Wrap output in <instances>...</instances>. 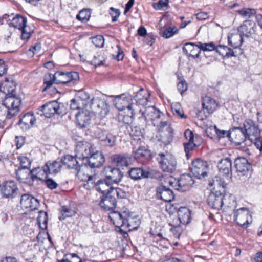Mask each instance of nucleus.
<instances>
[{
    "mask_svg": "<svg viewBox=\"0 0 262 262\" xmlns=\"http://www.w3.org/2000/svg\"><path fill=\"white\" fill-rule=\"evenodd\" d=\"M184 147L186 156L188 158V153L192 150L197 145L194 143V141H188L184 143Z\"/></svg>",
    "mask_w": 262,
    "mask_h": 262,
    "instance_id": "nucleus-58",
    "label": "nucleus"
},
{
    "mask_svg": "<svg viewBox=\"0 0 262 262\" xmlns=\"http://www.w3.org/2000/svg\"><path fill=\"white\" fill-rule=\"evenodd\" d=\"M18 190L16 183L12 181L4 182L0 186V191L6 198L15 197Z\"/></svg>",
    "mask_w": 262,
    "mask_h": 262,
    "instance_id": "nucleus-16",
    "label": "nucleus"
},
{
    "mask_svg": "<svg viewBox=\"0 0 262 262\" xmlns=\"http://www.w3.org/2000/svg\"><path fill=\"white\" fill-rule=\"evenodd\" d=\"M130 178L134 180H139L149 177V173L148 171L144 170L142 168H132L128 172Z\"/></svg>",
    "mask_w": 262,
    "mask_h": 262,
    "instance_id": "nucleus-32",
    "label": "nucleus"
},
{
    "mask_svg": "<svg viewBox=\"0 0 262 262\" xmlns=\"http://www.w3.org/2000/svg\"><path fill=\"white\" fill-rule=\"evenodd\" d=\"M202 106L204 110H206L209 113H212L216 108L217 103L216 101L208 96L203 98Z\"/></svg>",
    "mask_w": 262,
    "mask_h": 262,
    "instance_id": "nucleus-39",
    "label": "nucleus"
},
{
    "mask_svg": "<svg viewBox=\"0 0 262 262\" xmlns=\"http://www.w3.org/2000/svg\"><path fill=\"white\" fill-rule=\"evenodd\" d=\"M89 108L100 117H105L109 112L108 105L106 101L99 97L91 96L83 90L79 91L75 98L71 100L70 108L79 110Z\"/></svg>",
    "mask_w": 262,
    "mask_h": 262,
    "instance_id": "nucleus-1",
    "label": "nucleus"
},
{
    "mask_svg": "<svg viewBox=\"0 0 262 262\" xmlns=\"http://www.w3.org/2000/svg\"><path fill=\"white\" fill-rule=\"evenodd\" d=\"M158 122H159V125L158 124V126H159L160 129H162L165 127H166V128L167 129V132L168 133V135L167 136V139H164V138H162L163 142H164L165 144H168L170 143L173 138L172 136V129L171 127L169 126V124L167 121H163L162 120H159Z\"/></svg>",
    "mask_w": 262,
    "mask_h": 262,
    "instance_id": "nucleus-43",
    "label": "nucleus"
},
{
    "mask_svg": "<svg viewBox=\"0 0 262 262\" xmlns=\"http://www.w3.org/2000/svg\"><path fill=\"white\" fill-rule=\"evenodd\" d=\"M128 131L130 136L135 141H137L138 142V141L141 140L142 138V132L140 127L138 126H130Z\"/></svg>",
    "mask_w": 262,
    "mask_h": 262,
    "instance_id": "nucleus-45",
    "label": "nucleus"
},
{
    "mask_svg": "<svg viewBox=\"0 0 262 262\" xmlns=\"http://www.w3.org/2000/svg\"><path fill=\"white\" fill-rule=\"evenodd\" d=\"M62 165L61 160L60 161H49L45 164L43 168H45V171L47 172L49 174H55L60 171Z\"/></svg>",
    "mask_w": 262,
    "mask_h": 262,
    "instance_id": "nucleus-29",
    "label": "nucleus"
},
{
    "mask_svg": "<svg viewBox=\"0 0 262 262\" xmlns=\"http://www.w3.org/2000/svg\"><path fill=\"white\" fill-rule=\"evenodd\" d=\"M219 171L221 174L228 178L232 176V162L229 158L221 159L217 164Z\"/></svg>",
    "mask_w": 262,
    "mask_h": 262,
    "instance_id": "nucleus-23",
    "label": "nucleus"
},
{
    "mask_svg": "<svg viewBox=\"0 0 262 262\" xmlns=\"http://www.w3.org/2000/svg\"><path fill=\"white\" fill-rule=\"evenodd\" d=\"M58 75H56V72L54 74L47 73L44 76L43 82H55Z\"/></svg>",
    "mask_w": 262,
    "mask_h": 262,
    "instance_id": "nucleus-61",
    "label": "nucleus"
},
{
    "mask_svg": "<svg viewBox=\"0 0 262 262\" xmlns=\"http://www.w3.org/2000/svg\"><path fill=\"white\" fill-rule=\"evenodd\" d=\"M139 226V220L137 216L134 215L132 212L129 211L128 216L127 217L126 222L125 223V229H128L129 231L136 230Z\"/></svg>",
    "mask_w": 262,
    "mask_h": 262,
    "instance_id": "nucleus-38",
    "label": "nucleus"
},
{
    "mask_svg": "<svg viewBox=\"0 0 262 262\" xmlns=\"http://www.w3.org/2000/svg\"><path fill=\"white\" fill-rule=\"evenodd\" d=\"M150 156L149 151L144 147H140L135 151L134 157L138 159L141 158H147Z\"/></svg>",
    "mask_w": 262,
    "mask_h": 262,
    "instance_id": "nucleus-48",
    "label": "nucleus"
},
{
    "mask_svg": "<svg viewBox=\"0 0 262 262\" xmlns=\"http://www.w3.org/2000/svg\"><path fill=\"white\" fill-rule=\"evenodd\" d=\"M16 85L15 83H0V91L5 94V96L17 95Z\"/></svg>",
    "mask_w": 262,
    "mask_h": 262,
    "instance_id": "nucleus-36",
    "label": "nucleus"
},
{
    "mask_svg": "<svg viewBox=\"0 0 262 262\" xmlns=\"http://www.w3.org/2000/svg\"><path fill=\"white\" fill-rule=\"evenodd\" d=\"M214 129L215 131V133L219 138H224L225 137H228L229 139H230V130L229 132L223 130H220L218 129L216 126H214Z\"/></svg>",
    "mask_w": 262,
    "mask_h": 262,
    "instance_id": "nucleus-59",
    "label": "nucleus"
},
{
    "mask_svg": "<svg viewBox=\"0 0 262 262\" xmlns=\"http://www.w3.org/2000/svg\"><path fill=\"white\" fill-rule=\"evenodd\" d=\"M21 104L20 98L17 95L5 96L2 101V105L7 108L6 117L11 119L20 112Z\"/></svg>",
    "mask_w": 262,
    "mask_h": 262,
    "instance_id": "nucleus-4",
    "label": "nucleus"
},
{
    "mask_svg": "<svg viewBox=\"0 0 262 262\" xmlns=\"http://www.w3.org/2000/svg\"><path fill=\"white\" fill-rule=\"evenodd\" d=\"M90 12L86 9L81 10L76 16V18L82 22H87L90 18Z\"/></svg>",
    "mask_w": 262,
    "mask_h": 262,
    "instance_id": "nucleus-51",
    "label": "nucleus"
},
{
    "mask_svg": "<svg viewBox=\"0 0 262 262\" xmlns=\"http://www.w3.org/2000/svg\"><path fill=\"white\" fill-rule=\"evenodd\" d=\"M104 172H105V178L112 185L121 182L123 177L122 172L118 168L106 167L104 168Z\"/></svg>",
    "mask_w": 262,
    "mask_h": 262,
    "instance_id": "nucleus-15",
    "label": "nucleus"
},
{
    "mask_svg": "<svg viewBox=\"0 0 262 262\" xmlns=\"http://www.w3.org/2000/svg\"><path fill=\"white\" fill-rule=\"evenodd\" d=\"M110 14L112 17V21L115 22L117 21L118 18L120 15V11L119 9H115L113 7H111L110 8Z\"/></svg>",
    "mask_w": 262,
    "mask_h": 262,
    "instance_id": "nucleus-60",
    "label": "nucleus"
},
{
    "mask_svg": "<svg viewBox=\"0 0 262 262\" xmlns=\"http://www.w3.org/2000/svg\"><path fill=\"white\" fill-rule=\"evenodd\" d=\"M178 215L180 222L184 225L188 224L191 220L190 210L187 207H181L178 211Z\"/></svg>",
    "mask_w": 262,
    "mask_h": 262,
    "instance_id": "nucleus-37",
    "label": "nucleus"
},
{
    "mask_svg": "<svg viewBox=\"0 0 262 262\" xmlns=\"http://www.w3.org/2000/svg\"><path fill=\"white\" fill-rule=\"evenodd\" d=\"M40 111L47 118H50L54 114L63 116L67 114V110L62 103H59L57 101H53L46 103L41 107Z\"/></svg>",
    "mask_w": 262,
    "mask_h": 262,
    "instance_id": "nucleus-5",
    "label": "nucleus"
},
{
    "mask_svg": "<svg viewBox=\"0 0 262 262\" xmlns=\"http://www.w3.org/2000/svg\"><path fill=\"white\" fill-rule=\"evenodd\" d=\"M194 183V180L189 174H183L178 180L174 179L173 181H169V184L172 188L181 192L189 190Z\"/></svg>",
    "mask_w": 262,
    "mask_h": 262,
    "instance_id": "nucleus-8",
    "label": "nucleus"
},
{
    "mask_svg": "<svg viewBox=\"0 0 262 262\" xmlns=\"http://www.w3.org/2000/svg\"><path fill=\"white\" fill-rule=\"evenodd\" d=\"M168 4V0H160L158 3H154L153 8L156 10H162L167 7Z\"/></svg>",
    "mask_w": 262,
    "mask_h": 262,
    "instance_id": "nucleus-57",
    "label": "nucleus"
},
{
    "mask_svg": "<svg viewBox=\"0 0 262 262\" xmlns=\"http://www.w3.org/2000/svg\"><path fill=\"white\" fill-rule=\"evenodd\" d=\"M112 162L118 167L128 166L132 162V158L128 154H116L111 157Z\"/></svg>",
    "mask_w": 262,
    "mask_h": 262,
    "instance_id": "nucleus-19",
    "label": "nucleus"
},
{
    "mask_svg": "<svg viewBox=\"0 0 262 262\" xmlns=\"http://www.w3.org/2000/svg\"><path fill=\"white\" fill-rule=\"evenodd\" d=\"M229 197H226L221 193L219 194L216 193H210L207 199V202L209 206L213 209L219 210L222 207L224 211H228L230 208L235 207V203L234 199H232V202L228 203Z\"/></svg>",
    "mask_w": 262,
    "mask_h": 262,
    "instance_id": "nucleus-3",
    "label": "nucleus"
},
{
    "mask_svg": "<svg viewBox=\"0 0 262 262\" xmlns=\"http://www.w3.org/2000/svg\"><path fill=\"white\" fill-rule=\"evenodd\" d=\"M177 32V29L175 26L169 27L164 31L162 36L165 38H168L174 35Z\"/></svg>",
    "mask_w": 262,
    "mask_h": 262,
    "instance_id": "nucleus-53",
    "label": "nucleus"
},
{
    "mask_svg": "<svg viewBox=\"0 0 262 262\" xmlns=\"http://www.w3.org/2000/svg\"><path fill=\"white\" fill-rule=\"evenodd\" d=\"M215 50L219 54L222 55L223 58H230L235 56L233 51L226 46L219 45L216 47Z\"/></svg>",
    "mask_w": 262,
    "mask_h": 262,
    "instance_id": "nucleus-41",
    "label": "nucleus"
},
{
    "mask_svg": "<svg viewBox=\"0 0 262 262\" xmlns=\"http://www.w3.org/2000/svg\"><path fill=\"white\" fill-rule=\"evenodd\" d=\"M76 158L71 155H66L61 159L62 165L66 166L69 169H75L77 171H79L80 169V166Z\"/></svg>",
    "mask_w": 262,
    "mask_h": 262,
    "instance_id": "nucleus-33",
    "label": "nucleus"
},
{
    "mask_svg": "<svg viewBox=\"0 0 262 262\" xmlns=\"http://www.w3.org/2000/svg\"><path fill=\"white\" fill-rule=\"evenodd\" d=\"M62 214L59 216V219L61 221L64 220L66 217H71L76 214V212L66 206L62 207Z\"/></svg>",
    "mask_w": 262,
    "mask_h": 262,
    "instance_id": "nucleus-49",
    "label": "nucleus"
},
{
    "mask_svg": "<svg viewBox=\"0 0 262 262\" xmlns=\"http://www.w3.org/2000/svg\"><path fill=\"white\" fill-rule=\"evenodd\" d=\"M238 14L245 18H249L256 14V10L254 9L244 8L236 11Z\"/></svg>",
    "mask_w": 262,
    "mask_h": 262,
    "instance_id": "nucleus-46",
    "label": "nucleus"
},
{
    "mask_svg": "<svg viewBox=\"0 0 262 262\" xmlns=\"http://www.w3.org/2000/svg\"><path fill=\"white\" fill-rule=\"evenodd\" d=\"M92 144L85 141H79L75 147V156L77 158L83 160L88 159L94 152Z\"/></svg>",
    "mask_w": 262,
    "mask_h": 262,
    "instance_id": "nucleus-11",
    "label": "nucleus"
},
{
    "mask_svg": "<svg viewBox=\"0 0 262 262\" xmlns=\"http://www.w3.org/2000/svg\"><path fill=\"white\" fill-rule=\"evenodd\" d=\"M48 217L47 212L40 211L37 217L38 224L40 229L46 230L48 227Z\"/></svg>",
    "mask_w": 262,
    "mask_h": 262,
    "instance_id": "nucleus-44",
    "label": "nucleus"
},
{
    "mask_svg": "<svg viewBox=\"0 0 262 262\" xmlns=\"http://www.w3.org/2000/svg\"><path fill=\"white\" fill-rule=\"evenodd\" d=\"M256 25L254 21L245 20L238 29L239 36L237 35L232 34L228 36V43L234 48H237L241 46L244 37H250L254 35L256 31Z\"/></svg>",
    "mask_w": 262,
    "mask_h": 262,
    "instance_id": "nucleus-2",
    "label": "nucleus"
},
{
    "mask_svg": "<svg viewBox=\"0 0 262 262\" xmlns=\"http://www.w3.org/2000/svg\"><path fill=\"white\" fill-rule=\"evenodd\" d=\"M34 171V173L32 174V181L33 182L35 180H38L40 181H43L46 179L47 176L49 174L48 173L45 171L43 166L41 168L38 167L32 169Z\"/></svg>",
    "mask_w": 262,
    "mask_h": 262,
    "instance_id": "nucleus-42",
    "label": "nucleus"
},
{
    "mask_svg": "<svg viewBox=\"0 0 262 262\" xmlns=\"http://www.w3.org/2000/svg\"><path fill=\"white\" fill-rule=\"evenodd\" d=\"M85 165L88 164L91 168H98L104 162L103 155L98 150L94 151L91 156L85 160Z\"/></svg>",
    "mask_w": 262,
    "mask_h": 262,
    "instance_id": "nucleus-21",
    "label": "nucleus"
},
{
    "mask_svg": "<svg viewBox=\"0 0 262 262\" xmlns=\"http://www.w3.org/2000/svg\"><path fill=\"white\" fill-rule=\"evenodd\" d=\"M77 124L81 128L85 127L90 123L91 116L88 110L78 112L75 114Z\"/></svg>",
    "mask_w": 262,
    "mask_h": 262,
    "instance_id": "nucleus-28",
    "label": "nucleus"
},
{
    "mask_svg": "<svg viewBox=\"0 0 262 262\" xmlns=\"http://www.w3.org/2000/svg\"><path fill=\"white\" fill-rule=\"evenodd\" d=\"M132 101H134V99L132 95L128 94H122L115 97L113 103L119 111L127 110L128 112V115L133 118V116H132Z\"/></svg>",
    "mask_w": 262,
    "mask_h": 262,
    "instance_id": "nucleus-6",
    "label": "nucleus"
},
{
    "mask_svg": "<svg viewBox=\"0 0 262 262\" xmlns=\"http://www.w3.org/2000/svg\"><path fill=\"white\" fill-rule=\"evenodd\" d=\"M249 141L251 143H253L260 152L262 151V136L259 135L250 139Z\"/></svg>",
    "mask_w": 262,
    "mask_h": 262,
    "instance_id": "nucleus-54",
    "label": "nucleus"
},
{
    "mask_svg": "<svg viewBox=\"0 0 262 262\" xmlns=\"http://www.w3.org/2000/svg\"><path fill=\"white\" fill-rule=\"evenodd\" d=\"M95 188L97 191L105 195L111 193L113 187L112 184L104 177L95 183Z\"/></svg>",
    "mask_w": 262,
    "mask_h": 262,
    "instance_id": "nucleus-27",
    "label": "nucleus"
},
{
    "mask_svg": "<svg viewBox=\"0 0 262 262\" xmlns=\"http://www.w3.org/2000/svg\"><path fill=\"white\" fill-rule=\"evenodd\" d=\"M9 21H10L8 23L9 27H13L14 28H17L20 30L26 24H27V19L26 17H24L19 14H17L15 17H13L12 20L9 19Z\"/></svg>",
    "mask_w": 262,
    "mask_h": 262,
    "instance_id": "nucleus-40",
    "label": "nucleus"
},
{
    "mask_svg": "<svg viewBox=\"0 0 262 262\" xmlns=\"http://www.w3.org/2000/svg\"><path fill=\"white\" fill-rule=\"evenodd\" d=\"M20 204L25 208L33 210L38 207L39 202L34 196L28 194H24L21 195Z\"/></svg>",
    "mask_w": 262,
    "mask_h": 262,
    "instance_id": "nucleus-26",
    "label": "nucleus"
},
{
    "mask_svg": "<svg viewBox=\"0 0 262 262\" xmlns=\"http://www.w3.org/2000/svg\"><path fill=\"white\" fill-rule=\"evenodd\" d=\"M177 89L181 95H182L188 89L187 83H178Z\"/></svg>",
    "mask_w": 262,
    "mask_h": 262,
    "instance_id": "nucleus-63",
    "label": "nucleus"
},
{
    "mask_svg": "<svg viewBox=\"0 0 262 262\" xmlns=\"http://www.w3.org/2000/svg\"><path fill=\"white\" fill-rule=\"evenodd\" d=\"M230 208L233 211L234 221L242 228H246L249 224V219L251 217L248 209L245 207L236 210H234L235 207Z\"/></svg>",
    "mask_w": 262,
    "mask_h": 262,
    "instance_id": "nucleus-13",
    "label": "nucleus"
},
{
    "mask_svg": "<svg viewBox=\"0 0 262 262\" xmlns=\"http://www.w3.org/2000/svg\"><path fill=\"white\" fill-rule=\"evenodd\" d=\"M243 128L249 140L260 134L258 125L251 119L245 121Z\"/></svg>",
    "mask_w": 262,
    "mask_h": 262,
    "instance_id": "nucleus-17",
    "label": "nucleus"
},
{
    "mask_svg": "<svg viewBox=\"0 0 262 262\" xmlns=\"http://www.w3.org/2000/svg\"><path fill=\"white\" fill-rule=\"evenodd\" d=\"M157 197L164 202H171L174 198L173 191L170 188L164 185H160L157 188Z\"/></svg>",
    "mask_w": 262,
    "mask_h": 262,
    "instance_id": "nucleus-24",
    "label": "nucleus"
},
{
    "mask_svg": "<svg viewBox=\"0 0 262 262\" xmlns=\"http://www.w3.org/2000/svg\"><path fill=\"white\" fill-rule=\"evenodd\" d=\"M116 198L108 193L101 197L99 205L104 210L113 211L116 206Z\"/></svg>",
    "mask_w": 262,
    "mask_h": 262,
    "instance_id": "nucleus-25",
    "label": "nucleus"
},
{
    "mask_svg": "<svg viewBox=\"0 0 262 262\" xmlns=\"http://www.w3.org/2000/svg\"><path fill=\"white\" fill-rule=\"evenodd\" d=\"M92 42L97 47H102L104 43V39L101 35H97L92 38Z\"/></svg>",
    "mask_w": 262,
    "mask_h": 262,
    "instance_id": "nucleus-56",
    "label": "nucleus"
},
{
    "mask_svg": "<svg viewBox=\"0 0 262 262\" xmlns=\"http://www.w3.org/2000/svg\"><path fill=\"white\" fill-rule=\"evenodd\" d=\"M234 167L238 174L245 176L248 174L251 165L246 158L238 157L234 161Z\"/></svg>",
    "mask_w": 262,
    "mask_h": 262,
    "instance_id": "nucleus-22",
    "label": "nucleus"
},
{
    "mask_svg": "<svg viewBox=\"0 0 262 262\" xmlns=\"http://www.w3.org/2000/svg\"><path fill=\"white\" fill-rule=\"evenodd\" d=\"M97 137L106 146L113 147L116 145L117 136L111 132L106 130L99 132Z\"/></svg>",
    "mask_w": 262,
    "mask_h": 262,
    "instance_id": "nucleus-20",
    "label": "nucleus"
},
{
    "mask_svg": "<svg viewBox=\"0 0 262 262\" xmlns=\"http://www.w3.org/2000/svg\"><path fill=\"white\" fill-rule=\"evenodd\" d=\"M183 50L188 56L193 58L199 57L201 52L199 46L191 42L186 43L183 47Z\"/></svg>",
    "mask_w": 262,
    "mask_h": 262,
    "instance_id": "nucleus-30",
    "label": "nucleus"
},
{
    "mask_svg": "<svg viewBox=\"0 0 262 262\" xmlns=\"http://www.w3.org/2000/svg\"><path fill=\"white\" fill-rule=\"evenodd\" d=\"M198 46H199L200 51H211L215 50L216 46L213 42L208 43H202L199 42Z\"/></svg>",
    "mask_w": 262,
    "mask_h": 262,
    "instance_id": "nucleus-52",
    "label": "nucleus"
},
{
    "mask_svg": "<svg viewBox=\"0 0 262 262\" xmlns=\"http://www.w3.org/2000/svg\"><path fill=\"white\" fill-rule=\"evenodd\" d=\"M208 168L207 163L200 159H196L193 161L189 167L190 170L193 176L199 179L207 176Z\"/></svg>",
    "mask_w": 262,
    "mask_h": 262,
    "instance_id": "nucleus-9",
    "label": "nucleus"
},
{
    "mask_svg": "<svg viewBox=\"0 0 262 262\" xmlns=\"http://www.w3.org/2000/svg\"><path fill=\"white\" fill-rule=\"evenodd\" d=\"M170 231L173 233L174 236L179 237L181 235V227L180 225L173 226L170 228Z\"/></svg>",
    "mask_w": 262,
    "mask_h": 262,
    "instance_id": "nucleus-64",
    "label": "nucleus"
},
{
    "mask_svg": "<svg viewBox=\"0 0 262 262\" xmlns=\"http://www.w3.org/2000/svg\"><path fill=\"white\" fill-rule=\"evenodd\" d=\"M140 114L139 118H144L147 122L151 121L154 126L158 125L159 120L164 116V114L154 106L145 107Z\"/></svg>",
    "mask_w": 262,
    "mask_h": 262,
    "instance_id": "nucleus-10",
    "label": "nucleus"
},
{
    "mask_svg": "<svg viewBox=\"0 0 262 262\" xmlns=\"http://www.w3.org/2000/svg\"><path fill=\"white\" fill-rule=\"evenodd\" d=\"M161 158L160 167L164 172H172L176 169L177 163L174 157L169 154H160Z\"/></svg>",
    "mask_w": 262,
    "mask_h": 262,
    "instance_id": "nucleus-12",
    "label": "nucleus"
},
{
    "mask_svg": "<svg viewBox=\"0 0 262 262\" xmlns=\"http://www.w3.org/2000/svg\"><path fill=\"white\" fill-rule=\"evenodd\" d=\"M230 140L236 145H241L246 141L247 137L243 127H237L230 129Z\"/></svg>",
    "mask_w": 262,
    "mask_h": 262,
    "instance_id": "nucleus-18",
    "label": "nucleus"
},
{
    "mask_svg": "<svg viewBox=\"0 0 262 262\" xmlns=\"http://www.w3.org/2000/svg\"><path fill=\"white\" fill-rule=\"evenodd\" d=\"M56 75H58V77H63L62 80H59L58 82H75L80 80L79 74L77 72H57Z\"/></svg>",
    "mask_w": 262,
    "mask_h": 262,
    "instance_id": "nucleus-35",
    "label": "nucleus"
},
{
    "mask_svg": "<svg viewBox=\"0 0 262 262\" xmlns=\"http://www.w3.org/2000/svg\"><path fill=\"white\" fill-rule=\"evenodd\" d=\"M34 170H29L27 169L18 168L16 171V177L17 180L22 183L30 182V179L32 180V174Z\"/></svg>",
    "mask_w": 262,
    "mask_h": 262,
    "instance_id": "nucleus-34",
    "label": "nucleus"
},
{
    "mask_svg": "<svg viewBox=\"0 0 262 262\" xmlns=\"http://www.w3.org/2000/svg\"><path fill=\"white\" fill-rule=\"evenodd\" d=\"M20 30L21 32V39L22 40H28L34 32V29H32L30 27L27 25L26 24Z\"/></svg>",
    "mask_w": 262,
    "mask_h": 262,
    "instance_id": "nucleus-47",
    "label": "nucleus"
},
{
    "mask_svg": "<svg viewBox=\"0 0 262 262\" xmlns=\"http://www.w3.org/2000/svg\"><path fill=\"white\" fill-rule=\"evenodd\" d=\"M20 162V167L19 168L27 169L29 170L31 167V160L25 156H19L17 158Z\"/></svg>",
    "mask_w": 262,
    "mask_h": 262,
    "instance_id": "nucleus-50",
    "label": "nucleus"
},
{
    "mask_svg": "<svg viewBox=\"0 0 262 262\" xmlns=\"http://www.w3.org/2000/svg\"><path fill=\"white\" fill-rule=\"evenodd\" d=\"M111 193L114 194H116L118 198L124 199L126 198L127 194L126 192L119 187L114 188L112 189Z\"/></svg>",
    "mask_w": 262,
    "mask_h": 262,
    "instance_id": "nucleus-55",
    "label": "nucleus"
},
{
    "mask_svg": "<svg viewBox=\"0 0 262 262\" xmlns=\"http://www.w3.org/2000/svg\"><path fill=\"white\" fill-rule=\"evenodd\" d=\"M35 119L32 113H27L20 118L18 125L24 130H27L33 126Z\"/></svg>",
    "mask_w": 262,
    "mask_h": 262,
    "instance_id": "nucleus-31",
    "label": "nucleus"
},
{
    "mask_svg": "<svg viewBox=\"0 0 262 262\" xmlns=\"http://www.w3.org/2000/svg\"><path fill=\"white\" fill-rule=\"evenodd\" d=\"M129 210L123 208L120 211H113L110 212L109 218L115 227H124Z\"/></svg>",
    "mask_w": 262,
    "mask_h": 262,
    "instance_id": "nucleus-14",
    "label": "nucleus"
},
{
    "mask_svg": "<svg viewBox=\"0 0 262 262\" xmlns=\"http://www.w3.org/2000/svg\"><path fill=\"white\" fill-rule=\"evenodd\" d=\"M143 93V90L141 89L140 91L138 92L133 98L134 101H135V103L132 101V116L133 117L136 114H141L142 112H143L145 108L146 107V106L149 101V95H145Z\"/></svg>",
    "mask_w": 262,
    "mask_h": 262,
    "instance_id": "nucleus-7",
    "label": "nucleus"
},
{
    "mask_svg": "<svg viewBox=\"0 0 262 262\" xmlns=\"http://www.w3.org/2000/svg\"><path fill=\"white\" fill-rule=\"evenodd\" d=\"M45 183L48 188L52 190L57 188V183L52 179H48L45 181Z\"/></svg>",
    "mask_w": 262,
    "mask_h": 262,
    "instance_id": "nucleus-62",
    "label": "nucleus"
}]
</instances>
